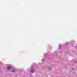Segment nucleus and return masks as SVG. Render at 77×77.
Returning a JSON list of instances; mask_svg holds the SVG:
<instances>
[{
  "mask_svg": "<svg viewBox=\"0 0 77 77\" xmlns=\"http://www.w3.org/2000/svg\"><path fill=\"white\" fill-rule=\"evenodd\" d=\"M11 72H15V70H14V69H13L11 70Z\"/></svg>",
  "mask_w": 77,
  "mask_h": 77,
  "instance_id": "obj_2",
  "label": "nucleus"
},
{
  "mask_svg": "<svg viewBox=\"0 0 77 77\" xmlns=\"http://www.w3.org/2000/svg\"><path fill=\"white\" fill-rule=\"evenodd\" d=\"M44 60H44V59H43L42 60V62H44Z\"/></svg>",
  "mask_w": 77,
  "mask_h": 77,
  "instance_id": "obj_6",
  "label": "nucleus"
},
{
  "mask_svg": "<svg viewBox=\"0 0 77 77\" xmlns=\"http://www.w3.org/2000/svg\"><path fill=\"white\" fill-rule=\"evenodd\" d=\"M58 47L59 48H61V45H58Z\"/></svg>",
  "mask_w": 77,
  "mask_h": 77,
  "instance_id": "obj_4",
  "label": "nucleus"
},
{
  "mask_svg": "<svg viewBox=\"0 0 77 77\" xmlns=\"http://www.w3.org/2000/svg\"><path fill=\"white\" fill-rule=\"evenodd\" d=\"M0 69H1V68H0Z\"/></svg>",
  "mask_w": 77,
  "mask_h": 77,
  "instance_id": "obj_8",
  "label": "nucleus"
},
{
  "mask_svg": "<svg viewBox=\"0 0 77 77\" xmlns=\"http://www.w3.org/2000/svg\"><path fill=\"white\" fill-rule=\"evenodd\" d=\"M74 69H72V70H73H73Z\"/></svg>",
  "mask_w": 77,
  "mask_h": 77,
  "instance_id": "obj_7",
  "label": "nucleus"
},
{
  "mask_svg": "<svg viewBox=\"0 0 77 77\" xmlns=\"http://www.w3.org/2000/svg\"><path fill=\"white\" fill-rule=\"evenodd\" d=\"M31 73H33L34 72V70H31L30 71Z\"/></svg>",
  "mask_w": 77,
  "mask_h": 77,
  "instance_id": "obj_3",
  "label": "nucleus"
},
{
  "mask_svg": "<svg viewBox=\"0 0 77 77\" xmlns=\"http://www.w3.org/2000/svg\"><path fill=\"white\" fill-rule=\"evenodd\" d=\"M49 70H51V67H49L48 68Z\"/></svg>",
  "mask_w": 77,
  "mask_h": 77,
  "instance_id": "obj_5",
  "label": "nucleus"
},
{
  "mask_svg": "<svg viewBox=\"0 0 77 77\" xmlns=\"http://www.w3.org/2000/svg\"><path fill=\"white\" fill-rule=\"evenodd\" d=\"M7 68L8 69V70H11V67L10 66H8L7 67Z\"/></svg>",
  "mask_w": 77,
  "mask_h": 77,
  "instance_id": "obj_1",
  "label": "nucleus"
}]
</instances>
